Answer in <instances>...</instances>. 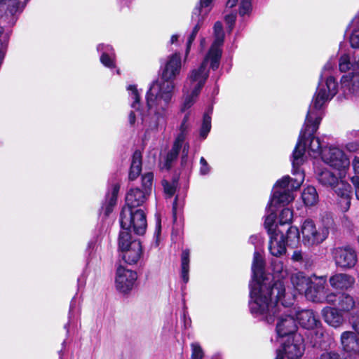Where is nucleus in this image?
Returning <instances> with one entry per match:
<instances>
[{
    "label": "nucleus",
    "instance_id": "nucleus-25",
    "mask_svg": "<svg viewBox=\"0 0 359 359\" xmlns=\"http://www.w3.org/2000/svg\"><path fill=\"white\" fill-rule=\"evenodd\" d=\"M119 189L120 187L118 184H113L111 191L107 194L105 201L102 203L100 210V213H103L105 217L108 216L112 212L113 208L116 203L117 194Z\"/></svg>",
    "mask_w": 359,
    "mask_h": 359
},
{
    "label": "nucleus",
    "instance_id": "nucleus-51",
    "mask_svg": "<svg viewBox=\"0 0 359 359\" xmlns=\"http://www.w3.org/2000/svg\"><path fill=\"white\" fill-rule=\"evenodd\" d=\"M334 64V62H332L331 60L328 61L323 67L320 76L323 78L324 76H331L330 71L333 69Z\"/></svg>",
    "mask_w": 359,
    "mask_h": 359
},
{
    "label": "nucleus",
    "instance_id": "nucleus-52",
    "mask_svg": "<svg viewBox=\"0 0 359 359\" xmlns=\"http://www.w3.org/2000/svg\"><path fill=\"white\" fill-rule=\"evenodd\" d=\"M318 359H341L340 355L335 351H326L323 353Z\"/></svg>",
    "mask_w": 359,
    "mask_h": 359
},
{
    "label": "nucleus",
    "instance_id": "nucleus-43",
    "mask_svg": "<svg viewBox=\"0 0 359 359\" xmlns=\"http://www.w3.org/2000/svg\"><path fill=\"white\" fill-rule=\"evenodd\" d=\"M353 67L354 65L351 62L350 56L348 54H344L341 56L339 61V67L341 72H346Z\"/></svg>",
    "mask_w": 359,
    "mask_h": 359
},
{
    "label": "nucleus",
    "instance_id": "nucleus-23",
    "mask_svg": "<svg viewBox=\"0 0 359 359\" xmlns=\"http://www.w3.org/2000/svg\"><path fill=\"white\" fill-rule=\"evenodd\" d=\"M123 259L128 264H137L142 257V247L140 241H135L130 248L121 251Z\"/></svg>",
    "mask_w": 359,
    "mask_h": 359
},
{
    "label": "nucleus",
    "instance_id": "nucleus-30",
    "mask_svg": "<svg viewBox=\"0 0 359 359\" xmlns=\"http://www.w3.org/2000/svg\"><path fill=\"white\" fill-rule=\"evenodd\" d=\"M142 170V154L139 151H135L133 156L132 163L130 165L129 179L135 180Z\"/></svg>",
    "mask_w": 359,
    "mask_h": 359
},
{
    "label": "nucleus",
    "instance_id": "nucleus-56",
    "mask_svg": "<svg viewBox=\"0 0 359 359\" xmlns=\"http://www.w3.org/2000/svg\"><path fill=\"white\" fill-rule=\"evenodd\" d=\"M74 305H75V300H74V298H73L72 300L71 301L70 307H69V323L65 325V328L67 330V332H69L68 327L69 325V323H70V322L72 321V319L74 317L73 308H74Z\"/></svg>",
    "mask_w": 359,
    "mask_h": 359
},
{
    "label": "nucleus",
    "instance_id": "nucleus-59",
    "mask_svg": "<svg viewBox=\"0 0 359 359\" xmlns=\"http://www.w3.org/2000/svg\"><path fill=\"white\" fill-rule=\"evenodd\" d=\"M195 40V38L193 37V36H191L189 35L188 39H187V48H186V57L187 56V55L189 54V50H190V48H191V46L193 43V41Z\"/></svg>",
    "mask_w": 359,
    "mask_h": 359
},
{
    "label": "nucleus",
    "instance_id": "nucleus-36",
    "mask_svg": "<svg viewBox=\"0 0 359 359\" xmlns=\"http://www.w3.org/2000/svg\"><path fill=\"white\" fill-rule=\"evenodd\" d=\"M212 108L210 107L203 115V123L200 130V136L205 139L211 129V116Z\"/></svg>",
    "mask_w": 359,
    "mask_h": 359
},
{
    "label": "nucleus",
    "instance_id": "nucleus-57",
    "mask_svg": "<svg viewBox=\"0 0 359 359\" xmlns=\"http://www.w3.org/2000/svg\"><path fill=\"white\" fill-rule=\"evenodd\" d=\"M292 260L294 262H301L303 261V252L302 250L294 251L292 255Z\"/></svg>",
    "mask_w": 359,
    "mask_h": 359
},
{
    "label": "nucleus",
    "instance_id": "nucleus-27",
    "mask_svg": "<svg viewBox=\"0 0 359 359\" xmlns=\"http://www.w3.org/2000/svg\"><path fill=\"white\" fill-rule=\"evenodd\" d=\"M290 280L294 290L299 294L305 293L311 283L310 278L299 271L293 273L291 276Z\"/></svg>",
    "mask_w": 359,
    "mask_h": 359
},
{
    "label": "nucleus",
    "instance_id": "nucleus-47",
    "mask_svg": "<svg viewBox=\"0 0 359 359\" xmlns=\"http://www.w3.org/2000/svg\"><path fill=\"white\" fill-rule=\"evenodd\" d=\"M286 234H285V241H294L299 238V231L295 226H289L287 228Z\"/></svg>",
    "mask_w": 359,
    "mask_h": 359
},
{
    "label": "nucleus",
    "instance_id": "nucleus-54",
    "mask_svg": "<svg viewBox=\"0 0 359 359\" xmlns=\"http://www.w3.org/2000/svg\"><path fill=\"white\" fill-rule=\"evenodd\" d=\"M351 180L355 189V196L359 200V177L353 176Z\"/></svg>",
    "mask_w": 359,
    "mask_h": 359
},
{
    "label": "nucleus",
    "instance_id": "nucleus-50",
    "mask_svg": "<svg viewBox=\"0 0 359 359\" xmlns=\"http://www.w3.org/2000/svg\"><path fill=\"white\" fill-rule=\"evenodd\" d=\"M200 164H201L200 174L203 175L208 174L210 170V167L208 165L206 160L203 157L201 158Z\"/></svg>",
    "mask_w": 359,
    "mask_h": 359
},
{
    "label": "nucleus",
    "instance_id": "nucleus-58",
    "mask_svg": "<svg viewBox=\"0 0 359 359\" xmlns=\"http://www.w3.org/2000/svg\"><path fill=\"white\" fill-rule=\"evenodd\" d=\"M353 168L356 174L359 175V157L355 156L352 161Z\"/></svg>",
    "mask_w": 359,
    "mask_h": 359
},
{
    "label": "nucleus",
    "instance_id": "nucleus-20",
    "mask_svg": "<svg viewBox=\"0 0 359 359\" xmlns=\"http://www.w3.org/2000/svg\"><path fill=\"white\" fill-rule=\"evenodd\" d=\"M344 179L339 178V181L333 189L337 196L341 198L340 201L341 205L344 210L346 211L349 209L351 205V187Z\"/></svg>",
    "mask_w": 359,
    "mask_h": 359
},
{
    "label": "nucleus",
    "instance_id": "nucleus-42",
    "mask_svg": "<svg viewBox=\"0 0 359 359\" xmlns=\"http://www.w3.org/2000/svg\"><path fill=\"white\" fill-rule=\"evenodd\" d=\"M154 175L151 172L144 173L142 177V186L143 187L142 191H147L149 195L152 187Z\"/></svg>",
    "mask_w": 359,
    "mask_h": 359
},
{
    "label": "nucleus",
    "instance_id": "nucleus-1",
    "mask_svg": "<svg viewBox=\"0 0 359 359\" xmlns=\"http://www.w3.org/2000/svg\"><path fill=\"white\" fill-rule=\"evenodd\" d=\"M266 283L252 285L249 307L251 313L268 323L277 319L276 333L278 337H292L298 334L297 326L294 317L288 313L287 307L293 304L294 294L285 293V287L281 282L273 287H266Z\"/></svg>",
    "mask_w": 359,
    "mask_h": 359
},
{
    "label": "nucleus",
    "instance_id": "nucleus-39",
    "mask_svg": "<svg viewBox=\"0 0 359 359\" xmlns=\"http://www.w3.org/2000/svg\"><path fill=\"white\" fill-rule=\"evenodd\" d=\"M350 31L349 41L353 48H359V26L353 25L352 22L347 28L346 32Z\"/></svg>",
    "mask_w": 359,
    "mask_h": 359
},
{
    "label": "nucleus",
    "instance_id": "nucleus-38",
    "mask_svg": "<svg viewBox=\"0 0 359 359\" xmlns=\"http://www.w3.org/2000/svg\"><path fill=\"white\" fill-rule=\"evenodd\" d=\"M313 330H315L311 337L313 346H321L325 342L327 334L320 325H318Z\"/></svg>",
    "mask_w": 359,
    "mask_h": 359
},
{
    "label": "nucleus",
    "instance_id": "nucleus-29",
    "mask_svg": "<svg viewBox=\"0 0 359 359\" xmlns=\"http://www.w3.org/2000/svg\"><path fill=\"white\" fill-rule=\"evenodd\" d=\"M318 182L323 186L334 188L339 181V175L336 176L332 172L327 168L317 172Z\"/></svg>",
    "mask_w": 359,
    "mask_h": 359
},
{
    "label": "nucleus",
    "instance_id": "nucleus-4",
    "mask_svg": "<svg viewBox=\"0 0 359 359\" xmlns=\"http://www.w3.org/2000/svg\"><path fill=\"white\" fill-rule=\"evenodd\" d=\"M304 182V175L298 172L296 178H292L288 175L283 177L278 180L273 188V194L267 209L270 213L266 217L264 226L269 234H271L275 230L280 229L279 225L274 224L276 218V210L273 207L277 205H285L292 202L294 198V192L297 191Z\"/></svg>",
    "mask_w": 359,
    "mask_h": 359
},
{
    "label": "nucleus",
    "instance_id": "nucleus-40",
    "mask_svg": "<svg viewBox=\"0 0 359 359\" xmlns=\"http://www.w3.org/2000/svg\"><path fill=\"white\" fill-rule=\"evenodd\" d=\"M293 217V212L290 208H284L279 215V226L290 225Z\"/></svg>",
    "mask_w": 359,
    "mask_h": 359
},
{
    "label": "nucleus",
    "instance_id": "nucleus-37",
    "mask_svg": "<svg viewBox=\"0 0 359 359\" xmlns=\"http://www.w3.org/2000/svg\"><path fill=\"white\" fill-rule=\"evenodd\" d=\"M127 90L129 93L130 97L133 100L131 103V107L137 111L138 115L142 116V113L139 111L140 94L136 86L130 85L128 86Z\"/></svg>",
    "mask_w": 359,
    "mask_h": 359
},
{
    "label": "nucleus",
    "instance_id": "nucleus-46",
    "mask_svg": "<svg viewBox=\"0 0 359 359\" xmlns=\"http://www.w3.org/2000/svg\"><path fill=\"white\" fill-rule=\"evenodd\" d=\"M191 359H203L204 356L203 351L197 342L191 344Z\"/></svg>",
    "mask_w": 359,
    "mask_h": 359
},
{
    "label": "nucleus",
    "instance_id": "nucleus-41",
    "mask_svg": "<svg viewBox=\"0 0 359 359\" xmlns=\"http://www.w3.org/2000/svg\"><path fill=\"white\" fill-rule=\"evenodd\" d=\"M198 11H196L195 13H192L191 15V22L194 25V27L190 36L194 37L195 39L205 20L203 17L196 15V14L198 13Z\"/></svg>",
    "mask_w": 359,
    "mask_h": 359
},
{
    "label": "nucleus",
    "instance_id": "nucleus-60",
    "mask_svg": "<svg viewBox=\"0 0 359 359\" xmlns=\"http://www.w3.org/2000/svg\"><path fill=\"white\" fill-rule=\"evenodd\" d=\"M136 113L132 111L129 114V123L130 125H133L135 122Z\"/></svg>",
    "mask_w": 359,
    "mask_h": 359
},
{
    "label": "nucleus",
    "instance_id": "nucleus-24",
    "mask_svg": "<svg viewBox=\"0 0 359 359\" xmlns=\"http://www.w3.org/2000/svg\"><path fill=\"white\" fill-rule=\"evenodd\" d=\"M322 315L324 320L333 327H339L344 323V316L337 308L325 307L322 310Z\"/></svg>",
    "mask_w": 359,
    "mask_h": 359
},
{
    "label": "nucleus",
    "instance_id": "nucleus-28",
    "mask_svg": "<svg viewBox=\"0 0 359 359\" xmlns=\"http://www.w3.org/2000/svg\"><path fill=\"white\" fill-rule=\"evenodd\" d=\"M23 6L20 7L18 0H0V17L3 15L13 16L17 13L22 12Z\"/></svg>",
    "mask_w": 359,
    "mask_h": 359
},
{
    "label": "nucleus",
    "instance_id": "nucleus-7",
    "mask_svg": "<svg viewBox=\"0 0 359 359\" xmlns=\"http://www.w3.org/2000/svg\"><path fill=\"white\" fill-rule=\"evenodd\" d=\"M190 113H187L179 127V133L175 137L171 149L168 152L164 167L170 169L172 163L177 159L181 151V164L185 165L187 162L189 152V144L186 141V137L191 127Z\"/></svg>",
    "mask_w": 359,
    "mask_h": 359
},
{
    "label": "nucleus",
    "instance_id": "nucleus-61",
    "mask_svg": "<svg viewBox=\"0 0 359 359\" xmlns=\"http://www.w3.org/2000/svg\"><path fill=\"white\" fill-rule=\"evenodd\" d=\"M352 327L359 334V317L352 323Z\"/></svg>",
    "mask_w": 359,
    "mask_h": 359
},
{
    "label": "nucleus",
    "instance_id": "nucleus-18",
    "mask_svg": "<svg viewBox=\"0 0 359 359\" xmlns=\"http://www.w3.org/2000/svg\"><path fill=\"white\" fill-rule=\"evenodd\" d=\"M340 341L342 350L350 354L351 359H355L359 352V342L355 333L351 331L342 332Z\"/></svg>",
    "mask_w": 359,
    "mask_h": 359
},
{
    "label": "nucleus",
    "instance_id": "nucleus-63",
    "mask_svg": "<svg viewBox=\"0 0 359 359\" xmlns=\"http://www.w3.org/2000/svg\"><path fill=\"white\" fill-rule=\"evenodd\" d=\"M352 25L359 26V12L358 14L352 20Z\"/></svg>",
    "mask_w": 359,
    "mask_h": 359
},
{
    "label": "nucleus",
    "instance_id": "nucleus-9",
    "mask_svg": "<svg viewBox=\"0 0 359 359\" xmlns=\"http://www.w3.org/2000/svg\"><path fill=\"white\" fill-rule=\"evenodd\" d=\"M302 243L305 246L313 247L322 243L329 235V229L324 225H317L312 219H306L301 226Z\"/></svg>",
    "mask_w": 359,
    "mask_h": 359
},
{
    "label": "nucleus",
    "instance_id": "nucleus-44",
    "mask_svg": "<svg viewBox=\"0 0 359 359\" xmlns=\"http://www.w3.org/2000/svg\"><path fill=\"white\" fill-rule=\"evenodd\" d=\"M340 292L335 293L332 292H328L327 290H326L325 292V298L323 299V303H327L329 304H332L334 306H337L340 297H341Z\"/></svg>",
    "mask_w": 359,
    "mask_h": 359
},
{
    "label": "nucleus",
    "instance_id": "nucleus-31",
    "mask_svg": "<svg viewBox=\"0 0 359 359\" xmlns=\"http://www.w3.org/2000/svg\"><path fill=\"white\" fill-rule=\"evenodd\" d=\"M137 241L133 238L130 233V229L128 228H121L118 239V249L122 251L130 247L133 241Z\"/></svg>",
    "mask_w": 359,
    "mask_h": 359
},
{
    "label": "nucleus",
    "instance_id": "nucleus-34",
    "mask_svg": "<svg viewBox=\"0 0 359 359\" xmlns=\"http://www.w3.org/2000/svg\"><path fill=\"white\" fill-rule=\"evenodd\" d=\"M337 306L339 310L348 312L355 307V304L351 296L346 293H341Z\"/></svg>",
    "mask_w": 359,
    "mask_h": 359
},
{
    "label": "nucleus",
    "instance_id": "nucleus-45",
    "mask_svg": "<svg viewBox=\"0 0 359 359\" xmlns=\"http://www.w3.org/2000/svg\"><path fill=\"white\" fill-rule=\"evenodd\" d=\"M252 11V0H241L239 6V15L244 16L249 15Z\"/></svg>",
    "mask_w": 359,
    "mask_h": 359
},
{
    "label": "nucleus",
    "instance_id": "nucleus-26",
    "mask_svg": "<svg viewBox=\"0 0 359 359\" xmlns=\"http://www.w3.org/2000/svg\"><path fill=\"white\" fill-rule=\"evenodd\" d=\"M97 51L101 53L100 62L106 67L112 69L116 67L115 53L110 45L99 44Z\"/></svg>",
    "mask_w": 359,
    "mask_h": 359
},
{
    "label": "nucleus",
    "instance_id": "nucleus-64",
    "mask_svg": "<svg viewBox=\"0 0 359 359\" xmlns=\"http://www.w3.org/2000/svg\"><path fill=\"white\" fill-rule=\"evenodd\" d=\"M178 35L177 34H174L171 36V39H170V43H174L175 41H177L178 39Z\"/></svg>",
    "mask_w": 359,
    "mask_h": 359
},
{
    "label": "nucleus",
    "instance_id": "nucleus-15",
    "mask_svg": "<svg viewBox=\"0 0 359 359\" xmlns=\"http://www.w3.org/2000/svg\"><path fill=\"white\" fill-rule=\"evenodd\" d=\"M137 278L136 272L127 269L123 266H119L116 271V287L123 292L126 293L130 291Z\"/></svg>",
    "mask_w": 359,
    "mask_h": 359
},
{
    "label": "nucleus",
    "instance_id": "nucleus-11",
    "mask_svg": "<svg viewBox=\"0 0 359 359\" xmlns=\"http://www.w3.org/2000/svg\"><path fill=\"white\" fill-rule=\"evenodd\" d=\"M323 162L339 172V178H345L350 166V161L344 152L338 147H330L322 154Z\"/></svg>",
    "mask_w": 359,
    "mask_h": 359
},
{
    "label": "nucleus",
    "instance_id": "nucleus-19",
    "mask_svg": "<svg viewBox=\"0 0 359 359\" xmlns=\"http://www.w3.org/2000/svg\"><path fill=\"white\" fill-rule=\"evenodd\" d=\"M296 320L300 326L306 330H313L321 325L320 320L312 310L305 309L296 313Z\"/></svg>",
    "mask_w": 359,
    "mask_h": 359
},
{
    "label": "nucleus",
    "instance_id": "nucleus-17",
    "mask_svg": "<svg viewBox=\"0 0 359 359\" xmlns=\"http://www.w3.org/2000/svg\"><path fill=\"white\" fill-rule=\"evenodd\" d=\"M285 229L275 230L270 236L269 250L270 253L278 257L286 252Z\"/></svg>",
    "mask_w": 359,
    "mask_h": 359
},
{
    "label": "nucleus",
    "instance_id": "nucleus-49",
    "mask_svg": "<svg viewBox=\"0 0 359 359\" xmlns=\"http://www.w3.org/2000/svg\"><path fill=\"white\" fill-rule=\"evenodd\" d=\"M236 13H231V14L226 15L225 16V18H224L225 22H226V25L228 26V29H229L230 32L233 28V25H234L235 21H236Z\"/></svg>",
    "mask_w": 359,
    "mask_h": 359
},
{
    "label": "nucleus",
    "instance_id": "nucleus-16",
    "mask_svg": "<svg viewBox=\"0 0 359 359\" xmlns=\"http://www.w3.org/2000/svg\"><path fill=\"white\" fill-rule=\"evenodd\" d=\"M325 285V277H316V281H311L309 287L305 291L304 294L306 298L313 302L323 303V299L325 298V292L326 290H327Z\"/></svg>",
    "mask_w": 359,
    "mask_h": 359
},
{
    "label": "nucleus",
    "instance_id": "nucleus-8",
    "mask_svg": "<svg viewBox=\"0 0 359 359\" xmlns=\"http://www.w3.org/2000/svg\"><path fill=\"white\" fill-rule=\"evenodd\" d=\"M338 84L332 76L320 77L318 86L308 111L321 114L322 109L337 93Z\"/></svg>",
    "mask_w": 359,
    "mask_h": 359
},
{
    "label": "nucleus",
    "instance_id": "nucleus-62",
    "mask_svg": "<svg viewBox=\"0 0 359 359\" xmlns=\"http://www.w3.org/2000/svg\"><path fill=\"white\" fill-rule=\"evenodd\" d=\"M238 1V0H228L226 2V6L229 8H233L237 4Z\"/></svg>",
    "mask_w": 359,
    "mask_h": 359
},
{
    "label": "nucleus",
    "instance_id": "nucleus-2",
    "mask_svg": "<svg viewBox=\"0 0 359 359\" xmlns=\"http://www.w3.org/2000/svg\"><path fill=\"white\" fill-rule=\"evenodd\" d=\"M181 69L180 55L175 53L169 56L162 70V81L154 82L147 93L148 116H151L148 126L151 130L165 121L175 92L174 80L180 74Z\"/></svg>",
    "mask_w": 359,
    "mask_h": 359
},
{
    "label": "nucleus",
    "instance_id": "nucleus-3",
    "mask_svg": "<svg viewBox=\"0 0 359 359\" xmlns=\"http://www.w3.org/2000/svg\"><path fill=\"white\" fill-rule=\"evenodd\" d=\"M322 116L320 114H313V111H308L304 127L302 129L297 143L293 151L292 156V174L297 177V173L304 172L299 169V166L305 160V152L307 151L309 155L313 158H322V154L326 147L323 142H320L319 137H315L314 133L318 129Z\"/></svg>",
    "mask_w": 359,
    "mask_h": 359
},
{
    "label": "nucleus",
    "instance_id": "nucleus-14",
    "mask_svg": "<svg viewBox=\"0 0 359 359\" xmlns=\"http://www.w3.org/2000/svg\"><path fill=\"white\" fill-rule=\"evenodd\" d=\"M332 255L336 266L344 270L353 268L358 262L357 252L350 245L335 248Z\"/></svg>",
    "mask_w": 359,
    "mask_h": 359
},
{
    "label": "nucleus",
    "instance_id": "nucleus-10",
    "mask_svg": "<svg viewBox=\"0 0 359 359\" xmlns=\"http://www.w3.org/2000/svg\"><path fill=\"white\" fill-rule=\"evenodd\" d=\"M121 228L133 229L135 233L142 235L147 229L146 215L141 209L123 208L120 216Z\"/></svg>",
    "mask_w": 359,
    "mask_h": 359
},
{
    "label": "nucleus",
    "instance_id": "nucleus-35",
    "mask_svg": "<svg viewBox=\"0 0 359 359\" xmlns=\"http://www.w3.org/2000/svg\"><path fill=\"white\" fill-rule=\"evenodd\" d=\"M212 1L213 0H200L199 4L195 7L192 13H195L197 11L198 13L196 14V15L205 19L212 9Z\"/></svg>",
    "mask_w": 359,
    "mask_h": 359
},
{
    "label": "nucleus",
    "instance_id": "nucleus-22",
    "mask_svg": "<svg viewBox=\"0 0 359 359\" xmlns=\"http://www.w3.org/2000/svg\"><path fill=\"white\" fill-rule=\"evenodd\" d=\"M147 191H142L139 188L130 189L126 197V206L125 208L133 210L142 205L147 200Z\"/></svg>",
    "mask_w": 359,
    "mask_h": 359
},
{
    "label": "nucleus",
    "instance_id": "nucleus-32",
    "mask_svg": "<svg viewBox=\"0 0 359 359\" xmlns=\"http://www.w3.org/2000/svg\"><path fill=\"white\" fill-rule=\"evenodd\" d=\"M190 252L184 250L181 255V278L184 283L189 281Z\"/></svg>",
    "mask_w": 359,
    "mask_h": 359
},
{
    "label": "nucleus",
    "instance_id": "nucleus-13",
    "mask_svg": "<svg viewBox=\"0 0 359 359\" xmlns=\"http://www.w3.org/2000/svg\"><path fill=\"white\" fill-rule=\"evenodd\" d=\"M215 40L202 62H205L207 67L208 63L210 62V67L212 69H217L219 65V61L222 56L221 46L224 42L223 27L220 22H216L214 25Z\"/></svg>",
    "mask_w": 359,
    "mask_h": 359
},
{
    "label": "nucleus",
    "instance_id": "nucleus-48",
    "mask_svg": "<svg viewBox=\"0 0 359 359\" xmlns=\"http://www.w3.org/2000/svg\"><path fill=\"white\" fill-rule=\"evenodd\" d=\"M162 184L163 186L165 193L171 197L175 192L176 187L175 183H170L166 180H163L162 182Z\"/></svg>",
    "mask_w": 359,
    "mask_h": 359
},
{
    "label": "nucleus",
    "instance_id": "nucleus-21",
    "mask_svg": "<svg viewBox=\"0 0 359 359\" xmlns=\"http://www.w3.org/2000/svg\"><path fill=\"white\" fill-rule=\"evenodd\" d=\"M329 283L334 289L344 290L353 285L355 278L349 274L339 273L331 276Z\"/></svg>",
    "mask_w": 359,
    "mask_h": 359
},
{
    "label": "nucleus",
    "instance_id": "nucleus-55",
    "mask_svg": "<svg viewBox=\"0 0 359 359\" xmlns=\"http://www.w3.org/2000/svg\"><path fill=\"white\" fill-rule=\"evenodd\" d=\"M99 246L100 242L98 241V239L90 241L88 245V251L89 252V254L90 255L94 250L97 251Z\"/></svg>",
    "mask_w": 359,
    "mask_h": 359
},
{
    "label": "nucleus",
    "instance_id": "nucleus-53",
    "mask_svg": "<svg viewBox=\"0 0 359 359\" xmlns=\"http://www.w3.org/2000/svg\"><path fill=\"white\" fill-rule=\"evenodd\" d=\"M249 241L255 248H257L263 243V238L259 234L252 235L250 237Z\"/></svg>",
    "mask_w": 359,
    "mask_h": 359
},
{
    "label": "nucleus",
    "instance_id": "nucleus-33",
    "mask_svg": "<svg viewBox=\"0 0 359 359\" xmlns=\"http://www.w3.org/2000/svg\"><path fill=\"white\" fill-rule=\"evenodd\" d=\"M302 198L304 204L308 206L315 205L318 201L316 189L312 186H309L304 189Z\"/></svg>",
    "mask_w": 359,
    "mask_h": 359
},
{
    "label": "nucleus",
    "instance_id": "nucleus-5",
    "mask_svg": "<svg viewBox=\"0 0 359 359\" xmlns=\"http://www.w3.org/2000/svg\"><path fill=\"white\" fill-rule=\"evenodd\" d=\"M271 264L274 278H277L278 279L277 281L273 283L269 280V277L264 276V259L259 252L257 250L255 251L252 264V280L250 283V293L251 292L252 285L255 286L257 283H259L260 285H263L264 283H266L267 287H272L278 282H281L285 286L283 282L280 280L287 276V271L283 262L279 259L275 258L271 260Z\"/></svg>",
    "mask_w": 359,
    "mask_h": 359
},
{
    "label": "nucleus",
    "instance_id": "nucleus-12",
    "mask_svg": "<svg viewBox=\"0 0 359 359\" xmlns=\"http://www.w3.org/2000/svg\"><path fill=\"white\" fill-rule=\"evenodd\" d=\"M304 352V339L300 334L288 337L276 351L275 359H301Z\"/></svg>",
    "mask_w": 359,
    "mask_h": 359
},
{
    "label": "nucleus",
    "instance_id": "nucleus-6",
    "mask_svg": "<svg viewBox=\"0 0 359 359\" xmlns=\"http://www.w3.org/2000/svg\"><path fill=\"white\" fill-rule=\"evenodd\" d=\"M209 76L205 62L190 72L184 86V102L181 110L184 111L195 103L200 92Z\"/></svg>",
    "mask_w": 359,
    "mask_h": 359
}]
</instances>
